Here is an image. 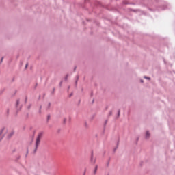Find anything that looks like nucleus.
<instances>
[{
	"mask_svg": "<svg viewBox=\"0 0 175 175\" xmlns=\"http://www.w3.org/2000/svg\"><path fill=\"white\" fill-rule=\"evenodd\" d=\"M0 135L1 136H5V135H7L8 137H12V135H14V131H10L7 128H3L1 130Z\"/></svg>",
	"mask_w": 175,
	"mask_h": 175,
	"instance_id": "nucleus-1",
	"label": "nucleus"
},
{
	"mask_svg": "<svg viewBox=\"0 0 175 175\" xmlns=\"http://www.w3.org/2000/svg\"><path fill=\"white\" fill-rule=\"evenodd\" d=\"M42 137H43V133H40L36 141V148H38V147H39V144H40V140H42Z\"/></svg>",
	"mask_w": 175,
	"mask_h": 175,
	"instance_id": "nucleus-2",
	"label": "nucleus"
},
{
	"mask_svg": "<svg viewBox=\"0 0 175 175\" xmlns=\"http://www.w3.org/2000/svg\"><path fill=\"white\" fill-rule=\"evenodd\" d=\"M148 137H150V133L148 131H147L146 133V138L148 139Z\"/></svg>",
	"mask_w": 175,
	"mask_h": 175,
	"instance_id": "nucleus-3",
	"label": "nucleus"
},
{
	"mask_svg": "<svg viewBox=\"0 0 175 175\" xmlns=\"http://www.w3.org/2000/svg\"><path fill=\"white\" fill-rule=\"evenodd\" d=\"M96 170H98V166H96L94 173H96Z\"/></svg>",
	"mask_w": 175,
	"mask_h": 175,
	"instance_id": "nucleus-4",
	"label": "nucleus"
},
{
	"mask_svg": "<svg viewBox=\"0 0 175 175\" xmlns=\"http://www.w3.org/2000/svg\"><path fill=\"white\" fill-rule=\"evenodd\" d=\"M145 79H147L148 80H150V77H144Z\"/></svg>",
	"mask_w": 175,
	"mask_h": 175,
	"instance_id": "nucleus-5",
	"label": "nucleus"
},
{
	"mask_svg": "<svg viewBox=\"0 0 175 175\" xmlns=\"http://www.w3.org/2000/svg\"><path fill=\"white\" fill-rule=\"evenodd\" d=\"M25 67H26V68H27V67H28V64H26Z\"/></svg>",
	"mask_w": 175,
	"mask_h": 175,
	"instance_id": "nucleus-6",
	"label": "nucleus"
},
{
	"mask_svg": "<svg viewBox=\"0 0 175 175\" xmlns=\"http://www.w3.org/2000/svg\"><path fill=\"white\" fill-rule=\"evenodd\" d=\"M2 61H3V57L1 58V62H2Z\"/></svg>",
	"mask_w": 175,
	"mask_h": 175,
	"instance_id": "nucleus-7",
	"label": "nucleus"
},
{
	"mask_svg": "<svg viewBox=\"0 0 175 175\" xmlns=\"http://www.w3.org/2000/svg\"><path fill=\"white\" fill-rule=\"evenodd\" d=\"M18 103H19V101L18 100V101H17V105H18Z\"/></svg>",
	"mask_w": 175,
	"mask_h": 175,
	"instance_id": "nucleus-8",
	"label": "nucleus"
},
{
	"mask_svg": "<svg viewBox=\"0 0 175 175\" xmlns=\"http://www.w3.org/2000/svg\"><path fill=\"white\" fill-rule=\"evenodd\" d=\"M64 122H66V119H64Z\"/></svg>",
	"mask_w": 175,
	"mask_h": 175,
	"instance_id": "nucleus-9",
	"label": "nucleus"
},
{
	"mask_svg": "<svg viewBox=\"0 0 175 175\" xmlns=\"http://www.w3.org/2000/svg\"><path fill=\"white\" fill-rule=\"evenodd\" d=\"M66 79H68V76H66Z\"/></svg>",
	"mask_w": 175,
	"mask_h": 175,
	"instance_id": "nucleus-10",
	"label": "nucleus"
},
{
	"mask_svg": "<svg viewBox=\"0 0 175 175\" xmlns=\"http://www.w3.org/2000/svg\"><path fill=\"white\" fill-rule=\"evenodd\" d=\"M141 82L143 83V81L142 80Z\"/></svg>",
	"mask_w": 175,
	"mask_h": 175,
	"instance_id": "nucleus-11",
	"label": "nucleus"
}]
</instances>
